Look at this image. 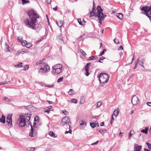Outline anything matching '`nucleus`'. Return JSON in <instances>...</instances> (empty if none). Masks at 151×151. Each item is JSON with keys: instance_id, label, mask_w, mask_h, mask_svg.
Masks as SVG:
<instances>
[{"instance_id": "nucleus-22", "label": "nucleus", "mask_w": 151, "mask_h": 151, "mask_svg": "<svg viewBox=\"0 0 151 151\" xmlns=\"http://www.w3.org/2000/svg\"><path fill=\"white\" fill-rule=\"evenodd\" d=\"M22 63H19L18 64L14 65L15 67L17 68H20L22 66Z\"/></svg>"}, {"instance_id": "nucleus-62", "label": "nucleus", "mask_w": 151, "mask_h": 151, "mask_svg": "<svg viewBox=\"0 0 151 151\" xmlns=\"http://www.w3.org/2000/svg\"><path fill=\"white\" fill-rule=\"evenodd\" d=\"M5 46H6V47H9V46L7 43L6 42L5 43Z\"/></svg>"}, {"instance_id": "nucleus-38", "label": "nucleus", "mask_w": 151, "mask_h": 151, "mask_svg": "<svg viewBox=\"0 0 151 151\" xmlns=\"http://www.w3.org/2000/svg\"><path fill=\"white\" fill-rule=\"evenodd\" d=\"M22 37H18L17 38V41L19 42H21V41H22Z\"/></svg>"}, {"instance_id": "nucleus-5", "label": "nucleus", "mask_w": 151, "mask_h": 151, "mask_svg": "<svg viewBox=\"0 0 151 151\" xmlns=\"http://www.w3.org/2000/svg\"><path fill=\"white\" fill-rule=\"evenodd\" d=\"M70 123L71 122L69 117L68 116H66L62 119L61 124V125L64 126V127L66 129L68 127H70Z\"/></svg>"}, {"instance_id": "nucleus-33", "label": "nucleus", "mask_w": 151, "mask_h": 151, "mask_svg": "<svg viewBox=\"0 0 151 151\" xmlns=\"http://www.w3.org/2000/svg\"><path fill=\"white\" fill-rule=\"evenodd\" d=\"M114 41L115 43H116L117 44H118L119 43V41L118 39H117L115 38L114 40Z\"/></svg>"}, {"instance_id": "nucleus-50", "label": "nucleus", "mask_w": 151, "mask_h": 151, "mask_svg": "<svg viewBox=\"0 0 151 151\" xmlns=\"http://www.w3.org/2000/svg\"><path fill=\"white\" fill-rule=\"evenodd\" d=\"M7 83V82H1L0 83V85H4Z\"/></svg>"}, {"instance_id": "nucleus-17", "label": "nucleus", "mask_w": 151, "mask_h": 151, "mask_svg": "<svg viewBox=\"0 0 151 151\" xmlns=\"http://www.w3.org/2000/svg\"><path fill=\"white\" fill-rule=\"evenodd\" d=\"M0 122L4 124L5 122V116L3 115H2L1 118H0Z\"/></svg>"}, {"instance_id": "nucleus-61", "label": "nucleus", "mask_w": 151, "mask_h": 151, "mask_svg": "<svg viewBox=\"0 0 151 151\" xmlns=\"http://www.w3.org/2000/svg\"><path fill=\"white\" fill-rule=\"evenodd\" d=\"M119 49H120L123 50V47L122 46H121L119 47Z\"/></svg>"}, {"instance_id": "nucleus-14", "label": "nucleus", "mask_w": 151, "mask_h": 151, "mask_svg": "<svg viewBox=\"0 0 151 151\" xmlns=\"http://www.w3.org/2000/svg\"><path fill=\"white\" fill-rule=\"evenodd\" d=\"M63 38V37L61 35H60L57 37V40L61 44L63 43L64 42Z\"/></svg>"}, {"instance_id": "nucleus-8", "label": "nucleus", "mask_w": 151, "mask_h": 151, "mask_svg": "<svg viewBox=\"0 0 151 151\" xmlns=\"http://www.w3.org/2000/svg\"><path fill=\"white\" fill-rule=\"evenodd\" d=\"M150 7L146 6H143L141 10L143 11L145 13L146 16L149 18L151 21V12Z\"/></svg>"}, {"instance_id": "nucleus-4", "label": "nucleus", "mask_w": 151, "mask_h": 151, "mask_svg": "<svg viewBox=\"0 0 151 151\" xmlns=\"http://www.w3.org/2000/svg\"><path fill=\"white\" fill-rule=\"evenodd\" d=\"M52 69V73L54 75H58L61 71L62 66L60 64H57L53 66Z\"/></svg>"}, {"instance_id": "nucleus-51", "label": "nucleus", "mask_w": 151, "mask_h": 151, "mask_svg": "<svg viewBox=\"0 0 151 151\" xmlns=\"http://www.w3.org/2000/svg\"><path fill=\"white\" fill-rule=\"evenodd\" d=\"M99 142V141H97L96 142L93 143L91 144L92 145H96Z\"/></svg>"}, {"instance_id": "nucleus-6", "label": "nucleus", "mask_w": 151, "mask_h": 151, "mask_svg": "<svg viewBox=\"0 0 151 151\" xmlns=\"http://www.w3.org/2000/svg\"><path fill=\"white\" fill-rule=\"evenodd\" d=\"M39 71V73H46L50 70V67L47 63L42 64Z\"/></svg>"}, {"instance_id": "nucleus-7", "label": "nucleus", "mask_w": 151, "mask_h": 151, "mask_svg": "<svg viewBox=\"0 0 151 151\" xmlns=\"http://www.w3.org/2000/svg\"><path fill=\"white\" fill-rule=\"evenodd\" d=\"M17 123L20 127L25 126L26 124L25 116L22 115H20L19 118L17 120Z\"/></svg>"}, {"instance_id": "nucleus-39", "label": "nucleus", "mask_w": 151, "mask_h": 151, "mask_svg": "<svg viewBox=\"0 0 151 151\" xmlns=\"http://www.w3.org/2000/svg\"><path fill=\"white\" fill-rule=\"evenodd\" d=\"M63 113L65 115H68V112L65 109L63 110Z\"/></svg>"}, {"instance_id": "nucleus-23", "label": "nucleus", "mask_w": 151, "mask_h": 151, "mask_svg": "<svg viewBox=\"0 0 151 151\" xmlns=\"http://www.w3.org/2000/svg\"><path fill=\"white\" fill-rule=\"evenodd\" d=\"M35 150V147H28L27 148V151H34Z\"/></svg>"}, {"instance_id": "nucleus-12", "label": "nucleus", "mask_w": 151, "mask_h": 151, "mask_svg": "<svg viewBox=\"0 0 151 151\" xmlns=\"http://www.w3.org/2000/svg\"><path fill=\"white\" fill-rule=\"evenodd\" d=\"M12 115H9L6 118V122L8 123V125L10 127H12V119H11Z\"/></svg>"}, {"instance_id": "nucleus-27", "label": "nucleus", "mask_w": 151, "mask_h": 151, "mask_svg": "<svg viewBox=\"0 0 151 151\" xmlns=\"http://www.w3.org/2000/svg\"><path fill=\"white\" fill-rule=\"evenodd\" d=\"M68 93L70 95H73L74 94L73 90V89H70L68 92Z\"/></svg>"}, {"instance_id": "nucleus-40", "label": "nucleus", "mask_w": 151, "mask_h": 151, "mask_svg": "<svg viewBox=\"0 0 151 151\" xmlns=\"http://www.w3.org/2000/svg\"><path fill=\"white\" fill-rule=\"evenodd\" d=\"M146 144L148 146V148L149 150H151V144H149V143L148 142H146Z\"/></svg>"}, {"instance_id": "nucleus-31", "label": "nucleus", "mask_w": 151, "mask_h": 151, "mask_svg": "<svg viewBox=\"0 0 151 151\" xmlns=\"http://www.w3.org/2000/svg\"><path fill=\"white\" fill-rule=\"evenodd\" d=\"M63 79V77H61L59 78L57 80V82L58 83H59L60 82H61Z\"/></svg>"}, {"instance_id": "nucleus-57", "label": "nucleus", "mask_w": 151, "mask_h": 151, "mask_svg": "<svg viewBox=\"0 0 151 151\" xmlns=\"http://www.w3.org/2000/svg\"><path fill=\"white\" fill-rule=\"evenodd\" d=\"M105 58L104 57H101V58H100V60H103L104 59H105Z\"/></svg>"}, {"instance_id": "nucleus-42", "label": "nucleus", "mask_w": 151, "mask_h": 151, "mask_svg": "<svg viewBox=\"0 0 151 151\" xmlns=\"http://www.w3.org/2000/svg\"><path fill=\"white\" fill-rule=\"evenodd\" d=\"M69 130L68 131H65V134H67L68 133H71V132H72V130H71L70 129V127H69Z\"/></svg>"}, {"instance_id": "nucleus-60", "label": "nucleus", "mask_w": 151, "mask_h": 151, "mask_svg": "<svg viewBox=\"0 0 151 151\" xmlns=\"http://www.w3.org/2000/svg\"><path fill=\"white\" fill-rule=\"evenodd\" d=\"M57 9V6H56V7H54L53 8V9L54 10V11H56Z\"/></svg>"}, {"instance_id": "nucleus-3", "label": "nucleus", "mask_w": 151, "mask_h": 151, "mask_svg": "<svg viewBox=\"0 0 151 151\" xmlns=\"http://www.w3.org/2000/svg\"><path fill=\"white\" fill-rule=\"evenodd\" d=\"M98 77L99 78L100 82L103 83H105L107 82L109 78V76L105 73H101L100 76H98Z\"/></svg>"}, {"instance_id": "nucleus-28", "label": "nucleus", "mask_w": 151, "mask_h": 151, "mask_svg": "<svg viewBox=\"0 0 151 151\" xmlns=\"http://www.w3.org/2000/svg\"><path fill=\"white\" fill-rule=\"evenodd\" d=\"M113 114L116 117L119 114V112L117 110H115L114 111Z\"/></svg>"}, {"instance_id": "nucleus-52", "label": "nucleus", "mask_w": 151, "mask_h": 151, "mask_svg": "<svg viewBox=\"0 0 151 151\" xmlns=\"http://www.w3.org/2000/svg\"><path fill=\"white\" fill-rule=\"evenodd\" d=\"M139 61V60H137V61H136V62L135 63V67H137V65L138 64V62Z\"/></svg>"}, {"instance_id": "nucleus-64", "label": "nucleus", "mask_w": 151, "mask_h": 151, "mask_svg": "<svg viewBox=\"0 0 151 151\" xmlns=\"http://www.w3.org/2000/svg\"><path fill=\"white\" fill-rule=\"evenodd\" d=\"M47 108L48 109H50L52 108V106H50L48 107H47Z\"/></svg>"}, {"instance_id": "nucleus-32", "label": "nucleus", "mask_w": 151, "mask_h": 151, "mask_svg": "<svg viewBox=\"0 0 151 151\" xmlns=\"http://www.w3.org/2000/svg\"><path fill=\"white\" fill-rule=\"evenodd\" d=\"M80 51L84 56H85L86 55V53L83 50L81 49Z\"/></svg>"}, {"instance_id": "nucleus-55", "label": "nucleus", "mask_w": 151, "mask_h": 151, "mask_svg": "<svg viewBox=\"0 0 151 151\" xmlns=\"http://www.w3.org/2000/svg\"><path fill=\"white\" fill-rule=\"evenodd\" d=\"M104 51H103L101 52L100 54L99 55V56H102L103 54H104Z\"/></svg>"}, {"instance_id": "nucleus-41", "label": "nucleus", "mask_w": 151, "mask_h": 151, "mask_svg": "<svg viewBox=\"0 0 151 151\" xmlns=\"http://www.w3.org/2000/svg\"><path fill=\"white\" fill-rule=\"evenodd\" d=\"M78 21L80 25L82 26L83 25L81 20L80 19H78Z\"/></svg>"}, {"instance_id": "nucleus-16", "label": "nucleus", "mask_w": 151, "mask_h": 151, "mask_svg": "<svg viewBox=\"0 0 151 151\" xmlns=\"http://www.w3.org/2000/svg\"><path fill=\"white\" fill-rule=\"evenodd\" d=\"M116 16L119 19L122 20L123 18V15L121 13H117L116 14Z\"/></svg>"}, {"instance_id": "nucleus-29", "label": "nucleus", "mask_w": 151, "mask_h": 151, "mask_svg": "<svg viewBox=\"0 0 151 151\" xmlns=\"http://www.w3.org/2000/svg\"><path fill=\"white\" fill-rule=\"evenodd\" d=\"M91 127L92 128H94L96 127V124L93 122L90 123Z\"/></svg>"}, {"instance_id": "nucleus-53", "label": "nucleus", "mask_w": 151, "mask_h": 151, "mask_svg": "<svg viewBox=\"0 0 151 151\" xmlns=\"http://www.w3.org/2000/svg\"><path fill=\"white\" fill-rule=\"evenodd\" d=\"M147 105L150 106H151V102H148L147 103Z\"/></svg>"}, {"instance_id": "nucleus-20", "label": "nucleus", "mask_w": 151, "mask_h": 151, "mask_svg": "<svg viewBox=\"0 0 151 151\" xmlns=\"http://www.w3.org/2000/svg\"><path fill=\"white\" fill-rule=\"evenodd\" d=\"M27 43V42L26 40H23L21 41V44L24 46H26Z\"/></svg>"}, {"instance_id": "nucleus-18", "label": "nucleus", "mask_w": 151, "mask_h": 151, "mask_svg": "<svg viewBox=\"0 0 151 151\" xmlns=\"http://www.w3.org/2000/svg\"><path fill=\"white\" fill-rule=\"evenodd\" d=\"M85 101V98L83 96H81V100L80 101V103L81 104H84Z\"/></svg>"}, {"instance_id": "nucleus-9", "label": "nucleus", "mask_w": 151, "mask_h": 151, "mask_svg": "<svg viewBox=\"0 0 151 151\" xmlns=\"http://www.w3.org/2000/svg\"><path fill=\"white\" fill-rule=\"evenodd\" d=\"M91 65L90 63H87L85 67V68H83V70H85V72L84 74L86 76H88L90 74L89 73V68Z\"/></svg>"}, {"instance_id": "nucleus-49", "label": "nucleus", "mask_w": 151, "mask_h": 151, "mask_svg": "<svg viewBox=\"0 0 151 151\" xmlns=\"http://www.w3.org/2000/svg\"><path fill=\"white\" fill-rule=\"evenodd\" d=\"M46 2L47 4H50L51 2V0H46Z\"/></svg>"}, {"instance_id": "nucleus-24", "label": "nucleus", "mask_w": 151, "mask_h": 151, "mask_svg": "<svg viewBox=\"0 0 151 151\" xmlns=\"http://www.w3.org/2000/svg\"><path fill=\"white\" fill-rule=\"evenodd\" d=\"M27 116H26V118H25V120H27L29 121L31 116V114L28 115V114H27Z\"/></svg>"}, {"instance_id": "nucleus-54", "label": "nucleus", "mask_w": 151, "mask_h": 151, "mask_svg": "<svg viewBox=\"0 0 151 151\" xmlns=\"http://www.w3.org/2000/svg\"><path fill=\"white\" fill-rule=\"evenodd\" d=\"M114 120V118L113 117V114H112L111 118V122H112Z\"/></svg>"}, {"instance_id": "nucleus-21", "label": "nucleus", "mask_w": 151, "mask_h": 151, "mask_svg": "<svg viewBox=\"0 0 151 151\" xmlns=\"http://www.w3.org/2000/svg\"><path fill=\"white\" fill-rule=\"evenodd\" d=\"M43 60L42 61H40L39 62H37L36 63V64L37 65H41V66L42 65V64L43 63H43Z\"/></svg>"}, {"instance_id": "nucleus-15", "label": "nucleus", "mask_w": 151, "mask_h": 151, "mask_svg": "<svg viewBox=\"0 0 151 151\" xmlns=\"http://www.w3.org/2000/svg\"><path fill=\"white\" fill-rule=\"evenodd\" d=\"M56 23L59 27H61L63 25V22L61 20H59L58 21H56Z\"/></svg>"}, {"instance_id": "nucleus-2", "label": "nucleus", "mask_w": 151, "mask_h": 151, "mask_svg": "<svg viewBox=\"0 0 151 151\" xmlns=\"http://www.w3.org/2000/svg\"><path fill=\"white\" fill-rule=\"evenodd\" d=\"M97 12L96 13V12H94L93 9V11L90 12V16L91 17L94 16L96 17H97L99 20V22L101 24L102 21L104 19L106 16H104L102 12L103 10L100 6H97Z\"/></svg>"}, {"instance_id": "nucleus-30", "label": "nucleus", "mask_w": 151, "mask_h": 151, "mask_svg": "<svg viewBox=\"0 0 151 151\" xmlns=\"http://www.w3.org/2000/svg\"><path fill=\"white\" fill-rule=\"evenodd\" d=\"M106 132V129H101L99 131V132L101 134L105 133Z\"/></svg>"}, {"instance_id": "nucleus-47", "label": "nucleus", "mask_w": 151, "mask_h": 151, "mask_svg": "<svg viewBox=\"0 0 151 151\" xmlns=\"http://www.w3.org/2000/svg\"><path fill=\"white\" fill-rule=\"evenodd\" d=\"M4 99L7 102H9L10 101L9 99L6 96L4 97Z\"/></svg>"}, {"instance_id": "nucleus-1", "label": "nucleus", "mask_w": 151, "mask_h": 151, "mask_svg": "<svg viewBox=\"0 0 151 151\" xmlns=\"http://www.w3.org/2000/svg\"><path fill=\"white\" fill-rule=\"evenodd\" d=\"M29 18H26L24 21V24L26 26H29L32 29H36L38 27L37 26V19L39 18V16L33 10H30L27 12Z\"/></svg>"}, {"instance_id": "nucleus-43", "label": "nucleus", "mask_w": 151, "mask_h": 151, "mask_svg": "<svg viewBox=\"0 0 151 151\" xmlns=\"http://www.w3.org/2000/svg\"><path fill=\"white\" fill-rule=\"evenodd\" d=\"M94 57H94V56H92L91 57H90L89 58V59H88V60H94Z\"/></svg>"}, {"instance_id": "nucleus-44", "label": "nucleus", "mask_w": 151, "mask_h": 151, "mask_svg": "<svg viewBox=\"0 0 151 151\" xmlns=\"http://www.w3.org/2000/svg\"><path fill=\"white\" fill-rule=\"evenodd\" d=\"M24 70H27L29 68V66L28 65H26L24 66Z\"/></svg>"}, {"instance_id": "nucleus-11", "label": "nucleus", "mask_w": 151, "mask_h": 151, "mask_svg": "<svg viewBox=\"0 0 151 151\" xmlns=\"http://www.w3.org/2000/svg\"><path fill=\"white\" fill-rule=\"evenodd\" d=\"M139 102V99L138 97L136 96H134L132 98V102L134 105H137Z\"/></svg>"}, {"instance_id": "nucleus-35", "label": "nucleus", "mask_w": 151, "mask_h": 151, "mask_svg": "<svg viewBox=\"0 0 151 151\" xmlns=\"http://www.w3.org/2000/svg\"><path fill=\"white\" fill-rule=\"evenodd\" d=\"M71 102L72 103L76 104L77 103V100L75 99H72L71 100Z\"/></svg>"}, {"instance_id": "nucleus-58", "label": "nucleus", "mask_w": 151, "mask_h": 151, "mask_svg": "<svg viewBox=\"0 0 151 151\" xmlns=\"http://www.w3.org/2000/svg\"><path fill=\"white\" fill-rule=\"evenodd\" d=\"M123 133L121 132H120L119 133V136L120 137H122V134Z\"/></svg>"}, {"instance_id": "nucleus-34", "label": "nucleus", "mask_w": 151, "mask_h": 151, "mask_svg": "<svg viewBox=\"0 0 151 151\" xmlns=\"http://www.w3.org/2000/svg\"><path fill=\"white\" fill-rule=\"evenodd\" d=\"M102 102L101 101L98 102L96 104V107H99L102 105Z\"/></svg>"}, {"instance_id": "nucleus-63", "label": "nucleus", "mask_w": 151, "mask_h": 151, "mask_svg": "<svg viewBox=\"0 0 151 151\" xmlns=\"http://www.w3.org/2000/svg\"><path fill=\"white\" fill-rule=\"evenodd\" d=\"M48 101L50 104H51L52 103V102L51 101Z\"/></svg>"}, {"instance_id": "nucleus-59", "label": "nucleus", "mask_w": 151, "mask_h": 151, "mask_svg": "<svg viewBox=\"0 0 151 151\" xmlns=\"http://www.w3.org/2000/svg\"><path fill=\"white\" fill-rule=\"evenodd\" d=\"M46 86L48 87H49L50 88H51V87H53V85H50V86L48 85V86Z\"/></svg>"}, {"instance_id": "nucleus-26", "label": "nucleus", "mask_w": 151, "mask_h": 151, "mask_svg": "<svg viewBox=\"0 0 151 151\" xmlns=\"http://www.w3.org/2000/svg\"><path fill=\"white\" fill-rule=\"evenodd\" d=\"M134 133V132L133 130H131L129 134V137L130 138V137H131L132 135H133V134Z\"/></svg>"}, {"instance_id": "nucleus-48", "label": "nucleus", "mask_w": 151, "mask_h": 151, "mask_svg": "<svg viewBox=\"0 0 151 151\" xmlns=\"http://www.w3.org/2000/svg\"><path fill=\"white\" fill-rule=\"evenodd\" d=\"M140 65L142 67H144V65H143V60L141 61V63H139Z\"/></svg>"}, {"instance_id": "nucleus-37", "label": "nucleus", "mask_w": 151, "mask_h": 151, "mask_svg": "<svg viewBox=\"0 0 151 151\" xmlns=\"http://www.w3.org/2000/svg\"><path fill=\"white\" fill-rule=\"evenodd\" d=\"M81 125H83L84 127H86V123L85 122L83 121H81V123H80Z\"/></svg>"}, {"instance_id": "nucleus-46", "label": "nucleus", "mask_w": 151, "mask_h": 151, "mask_svg": "<svg viewBox=\"0 0 151 151\" xmlns=\"http://www.w3.org/2000/svg\"><path fill=\"white\" fill-rule=\"evenodd\" d=\"M5 51L6 52H9V51H10V50H9V47H6V48H5Z\"/></svg>"}, {"instance_id": "nucleus-56", "label": "nucleus", "mask_w": 151, "mask_h": 151, "mask_svg": "<svg viewBox=\"0 0 151 151\" xmlns=\"http://www.w3.org/2000/svg\"><path fill=\"white\" fill-rule=\"evenodd\" d=\"M104 122H101L100 124V126H103L104 125Z\"/></svg>"}, {"instance_id": "nucleus-13", "label": "nucleus", "mask_w": 151, "mask_h": 151, "mask_svg": "<svg viewBox=\"0 0 151 151\" xmlns=\"http://www.w3.org/2000/svg\"><path fill=\"white\" fill-rule=\"evenodd\" d=\"M142 149V146L135 145L134 146V151H140Z\"/></svg>"}, {"instance_id": "nucleus-45", "label": "nucleus", "mask_w": 151, "mask_h": 151, "mask_svg": "<svg viewBox=\"0 0 151 151\" xmlns=\"http://www.w3.org/2000/svg\"><path fill=\"white\" fill-rule=\"evenodd\" d=\"M95 5V3L94 1H93V8H92V11H93V10H94L93 12H95V7H94Z\"/></svg>"}, {"instance_id": "nucleus-19", "label": "nucleus", "mask_w": 151, "mask_h": 151, "mask_svg": "<svg viewBox=\"0 0 151 151\" xmlns=\"http://www.w3.org/2000/svg\"><path fill=\"white\" fill-rule=\"evenodd\" d=\"M148 130V128L146 127L145 129H143L141 130V132L143 133H145L146 134H147V131Z\"/></svg>"}, {"instance_id": "nucleus-36", "label": "nucleus", "mask_w": 151, "mask_h": 151, "mask_svg": "<svg viewBox=\"0 0 151 151\" xmlns=\"http://www.w3.org/2000/svg\"><path fill=\"white\" fill-rule=\"evenodd\" d=\"M26 46L28 48H29L32 46V45L29 43H28L26 45Z\"/></svg>"}, {"instance_id": "nucleus-25", "label": "nucleus", "mask_w": 151, "mask_h": 151, "mask_svg": "<svg viewBox=\"0 0 151 151\" xmlns=\"http://www.w3.org/2000/svg\"><path fill=\"white\" fill-rule=\"evenodd\" d=\"M49 135L51 137L55 138L56 137L55 136L54 132H53L51 131L49 133Z\"/></svg>"}, {"instance_id": "nucleus-10", "label": "nucleus", "mask_w": 151, "mask_h": 151, "mask_svg": "<svg viewBox=\"0 0 151 151\" xmlns=\"http://www.w3.org/2000/svg\"><path fill=\"white\" fill-rule=\"evenodd\" d=\"M33 124L34 125H33V126L31 125V129L30 131V132L29 133V135L31 137H33V133H36V130H37L36 128H35V126L36 124V123L34 122L33 123Z\"/></svg>"}]
</instances>
